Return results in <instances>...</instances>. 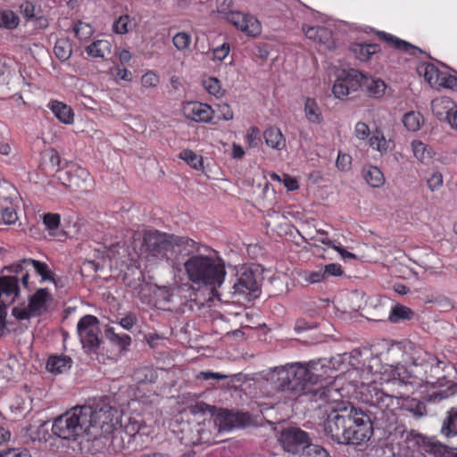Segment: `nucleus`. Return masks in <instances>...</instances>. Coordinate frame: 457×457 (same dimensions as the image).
<instances>
[{"label": "nucleus", "mask_w": 457, "mask_h": 457, "mask_svg": "<svg viewBox=\"0 0 457 457\" xmlns=\"http://www.w3.org/2000/svg\"><path fill=\"white\" fill-rule=\"evenodd\" d=\"M315 402L325 403V435L334 442L345 445H360L370 438L367 423H363L357 408L340 401L341 394L334 386H321L313 391Z\"/></svg>", "instance_id": "obj_1"}, {"label": "nucleus", "mask_w": 457, "mask_h": 457, "mask_svg": "<svg viewBox=\"0 0 457 457\" xmlns=\"http://www.w3.org/2000/svg\"><path fill=\"white\" fill-rule=\"evenodd\" d=\"M190 249L186 250L188 258L183 263L187 279L199 287H208L218 295L227 274L224 261L215 254H190Z\"/></svg>", "instance_id": "obj_2"}, {"label": "nucleus", "mask_w": 457, "mask_h": 457, "mask_svg": "<svg viewBox=\"0 0 457 457\" xmlns=\"http://www.w3.org/2000/svg\"><path fill=\"white\" fill-rule=\"evenodd\" d=\"M110 396H103L93 405H88L92 414L87 419L88 438L98 444L103 438L112 434L120 425L122 427L120 413L118 408L112 404Z\"/></svg>", "instance_id": "obj_3"}, {"label": "nucleus", "mask_w": 457, "mask_h": 457, "mask_svg": "<svg viewBox=\"0 0 457 457\" xmlns=\"http://www.w3.org/2000/svg\"><path fill=\"white\" fill-rule=\"evenodd\" d=\"M394 397L380 389L373 387L367 398V406L357 408L359 415L367 423L370 435L374 428L387 429L395 421V415L391 408Z\"/></svg>", "instance_id": "obj_4"}, {"label": "nucleus", "mask_w": 457, "mask_h": 457, "mask_svg": "<svg viewBox=\"0 0 457 457\" xmlns=\"http://www.w3.org/2000/svg\"><path fill=\"white\" fill-rule=\"evenodd\" d=\"M195 242L187 237L161 233L158 230H145L143 234L141 250L147 255L159 259H171L177 252L195 248Z\"/></svg>", "instance_id": "obj_5"}, {"label": "nucleus", "mask_w": 457, "mask_h": 457, "mask_svg": "<svg viewBox=\"0 0 457 457\" xmlns=\"http://www.w3.org/2000/svg\"><path fill=\"white\" fill-rule=\"evenodd\" d=\"M92 414L89 406H75L58 416L53 423L54 436L68 441H76L86 435L88 437L87 419Z\"/></svg>", "instance_id": "obj_6"}, {"label": "nucleus", "mask_w": 457, "mask_h": 457, "mask_svg": "<svg viewBox=\"0 0 457 457\" xmlns=\"http://www.w3.org/2000/svg\"><path fill=\"white\" fill-rule=\"evenodd\" d=\"M306 370L302 363H292L270 369L265 374V379L277 391H288L297 395L305 394L303 381Z\"/></svg>", "instance_id": "obj_7"}, {"label": "nucleus", "mask_w": 457, "mask_h": 457, "mask_svg": "<svg viewBox=\"0 0 457 457\" xmlns=\"http://www.w3.org/2000/svg\"><path fill=\"white\" fill-rule=\"evenodd\" d=\"M439 440L431 444V452L445 455L447 450H457V407L450 408L442 420Z\"/></svg>", "instance_id": "obj_8"}, {"label": "nucleus", "mask_w": 457, "mask_h": 457, "mask_svg": "<svg viewBox=\"0 0 457 457\" xmlns=\"http://www.w3.org/2000/svg\"><path fill=\"white\" fill-rule=\"evenodd\" d=\"M77 332L84 349L94 353L98 350L101 345L100 328L99 320L96 316L90 314L83 316L78 322Z\"/></svg>", "instance_id": "obj_9"}, {"label": "nucleus", "mask_w": 457, "mask_h": 457, "mask_svg": "<svg viewBox=\"0 0 457 457\" xmlns=\"http://www.w3.org/2000/svg\"><path fill=\"white\" fill-rule=\"evenodd\" d=\"M259 288L256 273L251 269L243 268L229 294L231 298L237 301L250 300L253 295L256 297L255 294Z\"/></svg>", "instance_id": "obj_10"}, {"label": "nucleus", "mask_w": 457, "mask_h": 457, "mask_svg": "<svg viewBox=\"0 0 457 457\" xmlns=\"http://www.w3.org/2000/svg\"><path fill=\"white\" fill-rule=\"evenodd\" d=\"M302 367L306 370L303 378L304 393L309 392V386L316 384L319 380L325 379L327 377H332L334 368L331 367V361L328 359L312 360L306 363H302Z\"/></svg>", "instance_id": "obj_11"}, {"label": "nucleus", "mask_w": 457, "mask_h": 457, "mask_svg": "<svg viewBox=\"0 0 457 457\" xmlns=\"http://www.w3.org/2000/svg\"><path fill=\"white\" fill-rule=\"evenodd\" d=\"M279 441L285 451L297 453L311 442V438L308 433L300 428L288 427L281 431Z\"/></svg>", "instance_id": "obj_12"}, {"label": "nucleus", "mask_w": 457, "mask_h": 457, "mask_svg": "<svg viewBox=\"0 0 457 457\" xmlns=\"http://www.w3.org/2000/svg\"><path fill=\"white\" fill-rule=\"evenodd\" d=\"M15 64L12 58L0 54V91L3 93L14 90L16 84L24 79L16 71Z\"/></svg>", "instance_id": "obj_13"}, {"label": "nucleus", "mask_w": 457, "mask_h": 457, "mask_svg": "<svg viewBox=\"0 0 457 457\" xmlns=\"http://www.w3.org/2000/svg\"><path fill=\"white\" fill-rule=\"evenodd\" d=\"M29 268H26L23 269L22 272H19V274H21V283L24 287H28L29 285ZM14 274L13 276L0 277V297L2 295L4 297V300L2 301L3 303H4L5 301H9L10 303L13 302L19 295V279L16 276L18 273Z\"/></svg>", "instance_id": "obj_14"}, {"label": "nucleus", "mask_w": 457, "mask_h": 457, "mask_svg": "<svg viewBox=\"0 0 457 457\" xmlns=\"http://www.w3.org/2000/svg\"><path fill=\"white\" fill-rule=\"evenodd\" d=\"M59 179L63 186L72 191H86L90 178L85 169L71 165L68 170L60 175Z\"/></svg>", "instance_id": "obj_15"}, {"label": "nucleus", "mask_w": 457, "mask_h": 457, "mask_svg": "<svg viewBox=\"0 0 457 457\" xmlns=\"http://www.w3.org/2000/svg\"><path fill=\"white\" fill-rule=\"evenodd\" d=\"M183 112L187 119L195 122H211L214 115V110L210 105L200 102L187 103Z\"/></svg>", "instance_id": "obj_16"}, {"label": "nucleus", "mask_w": 457, "mask_h": 457, "mask_svg": "<svg viewBox=\"0 0 457 457\" xmlns=\"http://www.w3.org/2000/svg\"><path fill=\"white\" fill-rule=\"evenodd\" d=\"M411 358L414 366L425 368V373L428 372V368H429L430 372H436L437 370H444L445 368V361L438 360L435 355L422 348L415 349Z\"/></svg>", "instance_id": "obj_17"}, {"label": "nucleus", "mask_w": 457, "mask_h": 457, "mask_svg": "<svg viewBox=\"0 0 457 457\" xmlns=\"http://www.w3.org/2000/svg\"><path fill=\"white\" fill-rule=\"evenodd\" d=\"M29 268L33 269L39 276L42 280H54L52 271L49 270L48 265L45 262L33 260V259H23L21 263L12 264L8 267H4V270L12 273L22 272L23 269Z\"/></svg>", "instance_id": "obj_18"}, {"label": "nucleus", "mask_w": 457, "mask_h": 457, "mask_svg": "<svg viewBox=\"0 0 457 457\" xmlns=\"http://www.w3.org/2000/svg\"><path fill=\"white\" fill-rule=\"evenodd\" d=\"M249 415L245 413H234L227 410L222 411L216 418L215 423H218L220 429L230 430L235 427L243 426L248 421Z\"/></svg>", "instance_id": "obj_19"}, {"label": "nucleus", "mask_w": 457, "mask_h": 457, "mask_svg": "<svg viewBox=\"0 0 457 457\" xmlns=\"http://www.w3.org/2000/svg\"><path fill=\"white\" fill-rule=\"evenodd\" d=\"M49 297L50 295L46 288L37 289L35 294L30 295L28 307L33 317H38L46 311V300Z\"/></svg>", "instance_id": "obj_20"}, {"label": "nucleus", "mask_w": 457, "mask_h": 457, "mask_svg": "<svg viewBox=\"0 0 457 457\" xmlns=\"http://www.w3.org/2000/svg\"><path fill=\"white\" fill-rule=\"evenodd\" d=\"M61 157L55 149L46 150L41 156L40 168L46 175H53L60 170Z\"/></svg>", "instance_id": "obj_21"}, {"label": "nucleus", "mask_w": 457, "mask_h": 457, "mask_svg": "<svg viewBox=\"0 0 457 457\" xmlns=\"http://www.w3.org/2000/svg\"><path fill=\"white\" fill-rule=\"evenodd\" d=\"M386 88V85L382 79L367 77L363 74L361 89L370 96L379 98L384 96Z\"/></svg>", "instance_id": "obj_22"}, {"label": "nucleus", "mask_w": 457, "mask_h": 457, "mask_svg": "<svg viewBox=\"0 0 457 457\" xmlns=\"http://www.w3.org/2000/svg\"><path fill=\"white\" fill-rule=\"evenodd\" d=\"M340 79L344 80V84L350 93L356 92L361 88L363 73L357 70L351 69L349 71L343 70L338 73Z\"/></svg>", "instance_id": "obj_23"}, {"label": "nucleus", "mask_w": 457, "mask_h": 457, "mask_svg": "<svg viewBox=\"0 0 457 457\" xmlns=\"http://www.w3.org/2000/svg\"><path fill=\"white\" fill-rule=\"evenodd\" d=\"M72 364L71 357L66 355H53L50 356L46 362V370L54 374H61L68 371Z\"/></svg>", "instance_id": "obj_24"}, {"label": "nucleus", "mask_w": 457, "mask_h": 457, "mask_svg": "<svg viewBox=\"0 0 457 457\" xmlns=\"http://www.w3.org/2000/svg\"><path fill=\"white\" fill-rule=\"evenodd\" d=\"M440 105H444V108L446 109V119L451 125L452 128L457 129V108L455 105H453V103H451L449 100L442 99V100H434L431 103L432 110L433 112L437 115L441 116L442 113L439 112H436V108Z\"/></svg>", "instance_id": "obj_25"}, {"label": "nucleus", "mask_w": 457, "mask_h": 457, "mask_svg": "<svg viewBox=\"0 0 457 457\" xmlns=\"http://www.w3.org/2000/svg\"><path fill=\"white\" fill-rule=\"evenodd\" d=\"M378 36L388 44L393 45L395 49L402 50L410 54L415 55L417 51H420L417 46L411 45V43L400 39L386 32L380 31L378 32Z\"/></svg>", "instance_id": "obj_26"}, {"label": "nucleus", "mask_w": 457, "mask_h": 457, "mask_svg": "<svg viewBox=\"0 0 457 457\" xmlns=\"http://www.w3.org/2000/svg\"><path fill=\"white\" fill-rule=\"evenodd\" d=\"M266 145L273 149L280 150L285 146V138L279 129L270 127L263 133Z\"/></svg>", "instance_id": "obj_27"}, {"label": "nucleus", "mask_w": 457, "mask_h": 457, "mask_svg": "<svg viewBox=\"0 0 457 457\" xmlns=\"http://www.w3.org/2000/svg\"><path fill=\"white\" fill-rule=\"evenodd\" d=\"M303 31L308 38L324 45L329 42L332 36L330 29L321 26L309 27L306 29H303Z\"/></svg>", "instance_id": "obj_28"}, {"label": "nucleus", "mask_w": 457, "mask_h": 457, "mask_svg": "<svg viewBox=\"0 0 457 457\" xmlns=\"http://www.w3.org/2000/svg\"><path fill=\"white\" fill-rule=\"evenodd\" d=\"M50 108L55 117L62 123L71 124L73 122L74 113L68 105L61 102L54 101Z\"/></svg>", "instance_id": "obj_29"}, {"label": "nucleus", "mask_w": 457, "mask_h": 457, "mask_svg": "<svg viewBox=\"0 0 457 457\" xmlns=\"http://www.w3.org/2000/svg\"><path fill=\"white\" fill-rule=\"evenodd\" d=\"M236 27L248 36L255 37L261 33V24L253 15L245 14V19H241Z\"/></svg>", "instance_id": "obj_30"}, {"label": "nucleus", "mask_w": 457, "mask_h": 457, "mask_svg": "<svg viewBox=\"0 0 457 457\" xmlns=\"http://www.w3.org/2000/svg\"><path fill=\"white\" fill-rule=\"evenodd\" d=\"M414 316L415 313L411 308L396 303L391 309L389 320L393 323H398L400 321L411 320Z\"/></svg>", "instance_id": "obj_31"}, {"label": "nucleus", "mask_w": 457, "mask_h": 457, "mask_svg": "<svg viewBox=\"0 0 457 457\" xmlns=\"http://www.w3.org/2000/svg\"><path fill=\"white\" fill-rule=\"evenodd\" d=\"M362 173L366 182L372 187H379L385 182L383 173L376 166H369L368 168H364Z\"/></svg>", "instance_id": "obj_32"}, {"label": "nucleus", "mask_w": 457, "mask_h": 457, "mask_svg": "<svg viewBox=\"0 0 457 457\" xmlns=\"http://www.w3.org/2000/svg\"><path fill=\"white\" fill-rule=\"evenodd\" d=\"M105 337L122 351L126 350L131 343V337L128 334L116 332L114 328H107L105 329Z\"/></svg>", "instance_id": "obj_33"}, {"label": "nucleus", "mask_w": 457, "mask_h": 457, "mask_svg": "<svg viewBox=\"0 0 457 457\" xmlns=\"http://www.w3.org/2000/svg\"><path fill=\"white\" fill-rule=\"evenodd\" d=\"M112 45L107 40H96L91 45L87 46V53L93 57L105 58L107 54H111Z\"/></svg>", "instance_id": "obj_34"}, {"label": "nucleus", "mask_w": 457, "mask_h": 457, "mask_svg": "<svg viewBox=\"0 0 457 457\" xmlns=\"http://www.w3.org/2000/svg\"><path fill=\"white\" fill-rule=\"evenodd\" d=\"M20 18L10 9L0 8V29L12 30L18 27Z\"/></svg>", "instance_id": "obj_35"}, {"label": "nucleus", "mask_w": 457, "mask_h": 457, "mask_svg": "<svg viewBox=\"0 0 457 457\" xmlns=\"http://www.w3.org/2000/svg\"><path fill=\"white\" fill-rule=\"evenodd\" d=\"M181 436H179V440L181 444L186 446H194L199 445V430L196 428V425L190 426L186 425L180 430Z\"/></svg>", "instance_id": "obj_36"}, {"label": "nucleus", "mask_w": 457, "mask_h": 457, "mask_svg": "<svg viewBox=\"0 0 457 457\" xmlns=\"http://www.w3.org/2000/svg\"><path fill=\"white\" fill-rule=\"evenodd\" d=\"M183 289H179L176 292L170 293L167 297L166 300L168 302H170L173 303V308L176 309V311L185 312L187 309L192 310L193 304L191 302H188L187 300L182 301L183 298H186V295H183Z\"/></svg>", "instance_id": "obj_37"}, {"label": "nucleus", "mask_w": 457, "mask_h": 457, "mask_svg": "<svg viewBox=\"0 0 457 457\" xmlns=\"http://www.w3.org/2000/svg\"><path fill=\"white\" fill-rule=\"evenodd\" d=\"M403 122L409 131L416 132L424 123V119L420 112L411 111L403 115Z\"/></svg>", "instance_id": "obj_38"}, {"label": "nucleus", "mask_w": 457, "mask_h": 457, "mask_svg": "<svg viewBox=\"0 0 457 457\" xmlns=\"http://www.w3.org/2000/svg\"><path fill=\"white\" fill-rule=\"evenodd\" d=\"M357 58L362 62L368 61L371 55L380 51L378 44H359L353 48Z\"/></svg>", "instance_id": "obj_39"}, {"label": "nucleus", "mask_w": 457, "mask_h": 457, "mask_svg": "<svg viewBox=\"0 0 457 457\" xmlns=\"http://www.w3.org/2000/svg\"><path fill=\"white\" fill-rule=\"evenodd\" d=\"M54 53L61 62L67 61L72 53L71 43L67 38L58 39L54 45Z\"/></svg>", "instance_id": "obj_40"}, {"label": "nucleus", "mask_w": 457, "mask_h": 457, "mask_svg": "<svg viewBox=\"0 0 457 457\" xmlns=\"http://www.w3.org/2000/svg\"><path fill=\"white\" fill-rule=\"evenodd\" d=\"M304 112L307 120L312 123H320L322 120L321 112L313 98H307L304 104Z\"/></svg>", "instance_id": "obj_41"}, {"label": "nucleus", "mask_w": 457, "mask_h": 457, "mask_svg": "<svg viewBox=\"0 0 457 457\" xmlns=\"http://www.w3.org/2000/svg\"><path fill=\"white\" fill-rule=\"evenodd\" d=\"M395 453L392 445L382 444L374 445L367 452V457H395Z\"/></svg>", "instance_id": "obj_42"}, {"label": "nucleus", "mask_w": 457, "mask_h": 457, "mask_svg": "<svg viewBox=\"0 0 457 457\" xmlns=\"http://www.w3.org/2000/svg\"><path fill=\"white\" fill-rule=\"evenodd\" d=\"M179 158L185 161L188 165L195 170L203 168V158L197 155L195 152L189 149H185L180 152Z\"/></svg>", "instance_id": "obj_43"}, {"label": "nucleus", "mask_w": 457, "mask_h": 457, "mask_svg": "<svg viewBox=\"0 0 457 457\" xmlns=\"http://www.w3.org/2000/svg\"><path fill=\"white\" fill-rule=\"evenodd\" d=\"M411 148L414 156L422 162L428 161L432 157L430 149H428L427 145L421 141H413Z\"/></svg>", "instance_id": "obj_44"}, {"label": "nucleus", "mask_w": 457, "mask_h": 457, "mask_svg": "<svg viewBox=\"0 0 457 457\" xmlns=\"http://www.w3.org/2000/svg\"><path fill=\"white\" fill-rule=\"evenodd\" d=\"M301 457H329V454L322 446L309 442L303 449Z\"/></svg>", "instance_id": "obj_45"}, {"label": "nucleus", "mask_w": 457, "mask_h": 457, "mask_svg": "<svg viewBox=\"0 0 457 457\" xmlns=\"http://www.w3.org/2000/svg\"><path fill=\"white\" fill-rule=\"evenodd\" d=\"M2 200L0 199V212L2 215V219L5 224H13L18 217L17 212L12 205L7 206L3 204Z\"/></svg>", "instance_id": "obj_46"}, {"label": "nucleus", "mask_w": 457, "mask_h": 457, "mask_svg": "<svg viewBox=\"0 0 457 457\" xmlns=\"http://www.w3.org/2000/svg\"><path fill=\"white\" fill-rule=\"evenodd\" d=\"M73 31H74L76 37L80 40L87 39V38L90 37L91 35L93 34L92 27L88 23H85L82 21H78L75 24V26L73 28Z\"/></svg>", "instance_id": "obj_47"}, {"label": "nucleus", "mask_w": 457, "mask_h": 457, "mask_svg": "<svg viewBox=\"0 0 457 457\" xmlns=\"http://www.w3.org/2000/svg\"><path fill=\"white\" fill-rule=\"evenodd\" d=\"M172 41L175 47L181 51L188 48L191 42V37L186 32H179L173 37Z\"/></svg>", "instance_id": "obj_48"}, {"label": "nucleus", "mask_w": 457, "mask_h": 457, "mask_svg": "<svg viewBox=\"0 0 457 457\" xmlns=\"http://www.w3.org/2000/svg\"><path fill=\"white\" fill-rule=\"evenodd\" d=\"M214 114L219 120H230L233 119V112L228 104H219L214 110Z\"/></svg>", "instance_id": "obj_49"}, {"label": "nucleus", "mask_w": 457, "mask_h": 457, "mask_svg": "<svg viewBox=\"0 0 457 457\" xmlns=\"http://www.w3.org/2000/svg\"><path fill=\"white\" fill-rule=\"evenodd\" d=\"M332 90L335 96L339 99H343L351 94L344 84V80L338 75Z\"/></svg>", "instance_id": "obj_50"}, {"label": "nucleus", "mask_w": 457, "mask_h": 457, "mask_svg": "<svg viewBox=\"0 0 457 457\" xmlns=\"http://www.w3.org/2000/svg\"><path fill=\"white\" fill-rule=\"evenodd\" d=\"M409 411L414 418L420 419L427 414V406L423 402L411 401Z\"/></svg>", "instance_id": "obj_51"}, {"label": "nucleus", "mask_w": 457, "mask_h": 457, "mask_svg": "<svg viewBox=\"0 0 457 457\" xmlns=\"http://www.w3.org/2000/svg\"><path fill=\"white\" fill-rule=\"evenodd\" d=\"M122 426L124 427L125 433L130 437H134L143 428V424L141 422L131 418L129 419L128 423Z\"/></svg>", "instance_id": "obj_52"}, {"label": "nucleus", "mask_w": 457, "mask_h": 457, "mask_svg": "<svg viewBox=\"0 0 457 457\" xmlns=\"http://www.w3.org/2000/svg\"><path fill=\"white\" fill-rule=\"evenodd\" d=\"M204 87L210 94L215 96L222 95L220 80L216 78L211 77L207 80H205Z\"/></svg>", "instance_id": "obj_53"}, {"label": "nucleus", "mask_w": 457, "mask_h": 457, "mask_svg": "<svg viewBox=\"0 0 457 457\" xmlns=\"http://www.w3.org/2000/svg\"><path fill=\"white\" fill-rule=\"evenodd\" d=\"M0 457H32L26 448H9L0 452Z\"/></svg>", "instance_id": "obj_54"}, {"label": "nucleus", "mask_w": 457, "mask_h": 457, "mask_svg": "<svg viewBox=\"0 0 457 457\" xmlns=\"http://www.w3.org/2000/svg\"><path fill=\"white\" fill-rule=\"evenodd\" d=\"M60 215L57 213H46L44 215V224L50 230H55L60 225Z\"/></svg>", "instance_id": "obj_55"}, {"label": "nucleus", "mask_w": 457, "mask_h": 457, "mask_svg": "<svg viewBox=\"0 0 457 457\" xmlns=\"http://www.w3.org/2000/svg\"><path fill=\"white\" fill-rule=\"evenodd\" d=\"M326 278L328 277H341L344 275V270L340 264L337 263H329L324 266L322 269Z\"/></svg>", "instance_id": "obj_56"}, {"label": "nucleus", "mask_w": 457, "mask_h": 457, "mask_svg": "<svg viewBox=\"0 0 457 457\" xmlns=\"http://www.w3.org/2000/svg\"><path fill=\"white\" fill-rule=\"evenodd\" d=\"M128 24H129V16L128 15L120 16L113 23V26H112L113 31L118 34H125L129 31Z\"/></svg>", "instance_id": "obj_57"}, {"label": "nucleus", "mask_w": 457, "mask_h": 457, "mask_svg": "<svg viewBox=\"0 0 457 457\" xmlns=\"http://www.w3.org/2000/svg\"><path fill=\"white\" fill-rule=\"evenodd\" d=\"M246 137L250 147H256L261 142L260 130L257 127H251Z\"/></svg>", "instance_id": "obj_58"}, {"label": "nucleus", "mask_w": 457, "mask_h": 457, "mask_svg": "<svg viewBox=\"0 0 457 457\" xmlns=\"http://www.w3.org/2000/svg\"><path fill=\"white\" fill-rule=\"evenodd\" d=\"M158 82L159 79L154 72H146L141 78L142 86L145 87H155Z\"/></svg>", "instance_id": "obj_59"}, {"label": "nucleus", "mask_w": 457, "mask_h": 457, "mask_svg": "<svg viewBox=\"0 0 457 457\" xmlns=\"http://www.w3.org/2000/svg\"><path fill=\"white\" fill-rule=\"evenodd\" d=\"M352 158L345 154H338L336 165L340 170H347L350 169Z\"/></svg>", "instance_id": "obj_60"}, {"label": "nucleus", "mask_w": 457, "mask_h": 457, "mask_svg": "<svg viewBox=\"0 0 457 457\" xmlns=\"http://www.w3.org/2000/svg\"><path fill=\"white\" fill-rule=\"evenodd\" d=\"M229 50L230 48L228 44H222L213 50V59L219 61L224 60L228 56Z\"/></svg>", "instance_id": "obj_61"}, {"label": "nucleus", "mask_w": 457, "mask_h": 457, "mask_svg": "<svg viewBox=\"0 0 457 457\" xmlns=\"http://www.w3.org/2000/svg\"><path fill=\"white\" fill-rule=\"evenodd\" d=\"M196 428L199 430V445L212 442V434L209 429L204 428L201 424H196Z\"/></svg>", "instance_id": "obj_62"}, {"label": "nucleus", "mask_w": 457, "mask_h": 457, "mask_svg": "<svg viewBox=\"0 0 457 457\" xmlns=\"http://www.w3.org/2000/svg\"><path fill=\"white\" fill-rule=\"evenodd\" d=\"M369 135V126L364 122H358L355 126V136L359 139H365Z\"/></svg>", "instance_id": "obj_63"}, {"label": "nucleus", "mask_w": 457, "mask_h": 457, "mask_svg": "<svg viewBox=\"0 0 457 457\" xmlns=\"http://www.w3.org/2000/svg\"><path fill=\"white\" fill-rule=\"evenodd\" d=\"M317 327L315 322H308L303 319L297 320L295 325V330L297 332H303L308 329H312Z\"/></svg>", "instance_id": "obj_64"}]
</instances>
